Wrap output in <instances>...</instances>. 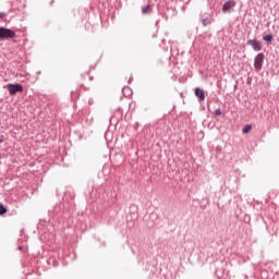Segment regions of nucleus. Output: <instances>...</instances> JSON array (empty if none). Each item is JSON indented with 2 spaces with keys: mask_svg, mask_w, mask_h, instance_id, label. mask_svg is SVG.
Instances as JSON below:
<instances>
[{
  "mask_svg": "<svg viewBox=\"0 0 279 279\" xmlns=\"http://www.w3.org/2000/svg\"><path fill=\"white\" fill-rule=\"evenodd\" d=\"M195 96L198 97V99L201 101H205L206 100V93L204 92V89L197 87L195 88Z\"/></svg>",
  "mask_w": 279,
  "mask_h": 279,
  "instance_id": "6",
  "label": "nucleus"
},
{
  "mask_svg": "<svg viewBox=\"0 0 279 279\" xmlns=\"http://www.w3.org/2000/svg\"><path fill=\"white\" fill-rule=\"evenodd\" d=\"M215 114H216L217 117H221V109H216V110H215Z\"/></svg>",
  "mask_w": 279,
  "mask_h": 279,
  "instance_id": "11",
  "label": "nucleus"
},
{
  "mask_svg": "<svg viewBox=\"0 0 279 279\" xmlns=\"http://www.w3.org/2000/svg\"><path fill=\"white\" fill-rule=\"evenodd\" d=\"M3 143V140H0V144Z\"/></svg>",
  "mask_w": 279,
  "mask_h": 279,
  "instance_id": "13",
  "label": "nucleus"
},
{
  "mask_svg": "<svg viewBox=\"0 0 279 279\" xmlns=\"http://www.w3.org/2000/svg\"><path fill=\"white\" fill-rule=\"evenodd\" d=\"M143 14H149V12H151V5H146L143 10H142Z\"/></svg>",
  "mask_w": 279,
  "mask_h": 279,
  "instance_id": "8",
  "label": "nucleus"
},
{
  "mask_svg": "<svg viewBox=\"0 0 279 279\" xmlns=\"http://www.w3.org/2000/svg\"><path fill=\"white\" fill-rule=\"evenodd\" d=\"M252 132V125H246L243 129V134H250Z\"/></svg>",
  "mask_w": 279,
  "mask_h": 279,
  "instance_id": "9",
  "label": "nucleus"
},
{
  "mask_svg": "<svg viewBox=\"0 0 279 279\" xmlns=\"http://www.w3.org/2000/svg\"><path fill=\"white\" fill-rule=\"evenodd\" d=\"M263 62H265V54L260 52L255 57L254 66L256 71H260V69H263Z\"/></svg>",
  "mask_w": 279,
  "mask_h": 279,
  "instance_id": "3",
  "label": "nucleus"
},
{
  "mask_svg": "<svg viewBox=\"0 0 279 279\" xmlns=\"http://www.w3.org/2000/svg\"><path fill=\"white\" fill-rule=\"evenodd\" d=\"M236 5V1L234 0H229L227 1L223 7H222V12H228V10H232Z\"/></svg>",
  "mask_w": 279,
  "mask_h": 279,
  "instance_id": "5",
  "label": "nucleus"
},
{
  "mask_svg": "<svg viewBox=\"0 0 279 279\" xmlns=\"http://www.w3.org/2000/svg\"><path fill=\"white\" fill-rule=\"evenodd\" d=\"M16 38V33L10 28L0 27V40Z\"/></svg>",
  "mask_w": 279,
  "mask_h": 279,
  "instance_id": "1",
  "label": "nucleus"
},
{
  "mask_svg": "<svg viewBox=\"0 0 279 279\" xmlns=\"http://www.w3.org/2000/svg\"><path fill=\"white\" fill-rule=\"evenodd\" d=\"M8 213V209L3 206V204H0V215H5Z\"/></svg>",
  "mask_w": 279,
  "mask_h": 279,
  "instance_id": "10",
  "label": "nucleus"
},
{
  "mask_svg": "<svg viewBox=\"0 0 279 279\" xmlns=\"http://www.w3.org/2000/svg\"><path fill=\"white\" fill-rule=\"evenodd\" d=\"M263 40L266 43H271L274 40V35H266L263 37Z\"/></svg>",
  "mask_w": 279,
  "mask_h": 279,
  "instance_id": "7",
  "label": "nucleus"
},
{
  "mask_svg": "<svg viewBox=\"0 0 279 279\" xmlns=\"http://www.w3.org/2000/svg\"><path fill=\"white\" fill-rule=\"evenodd\" d=\"M7 88L9 90V95L11 96L16 95V93H23V85L19 83H15V84L9 83L7 85Z\"/></svg>",
  "mask_w": 279,
  "mask_h": 279,
  "instance_id": "2",
  "label": "nucleus"
},
{
  "mask_svg": "<svg viewBox=\"0 0 279 279\" xmlns=\"http://www.w3.org/2000/svg\"><path fill=\"white\" fill-rule=\"evenodd\" d=\"M3 16H5V13L1 12L0 13V19H3Z\"/></svg>",
  "mask_w": 279,
  "mask_h": 279,
  "instance_id": "12",
  "label": "nucleus"
},
{
  "mask_svg": "<svg viewBox=\"0 0 279 279\" xmlns=\"http://www.w3.org/2000/svg\"><path fill=\"white\" fill-rule=\"evenodd\" d=\"M246 45H250L254 49V51H260L263 49L260 41H258L256 39L247 40Z\"/></svg>",
  "mask_w": 279,
  "mask_h": 279,
  "instance_id": "4",
  "label": "nucleus"
}]
</instances>
